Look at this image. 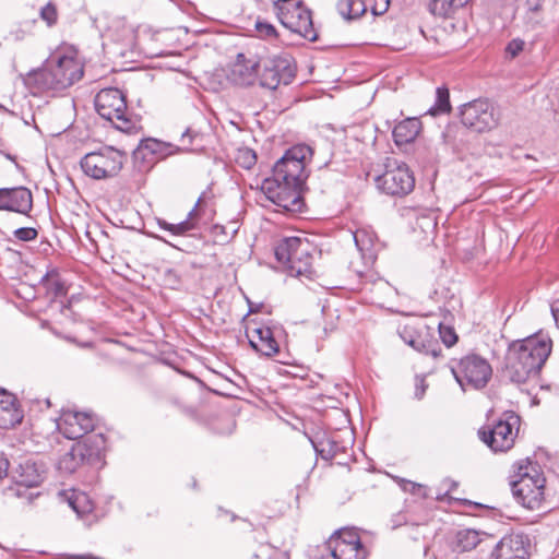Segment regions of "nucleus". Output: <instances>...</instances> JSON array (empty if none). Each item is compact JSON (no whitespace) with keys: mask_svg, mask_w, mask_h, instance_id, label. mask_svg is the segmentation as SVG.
<instances>
[{"mask_svg":"<svg viewBox=\"0 0 559 559\" xmlns=\"http://www.w3.org/2000/svg\"><path fill=\"white\" fill-rule=\"evenodd\" d=\"M551 345L550 337L546 335L512 343L504 357L503 377L515 384L536 378L551 353Z\"/></svg>","mask_w":559,"mask_h":559,"instance_id":"1","label":"nucleus"},{"mask_svg":"<svg viewBox=\"0 0 559 559\" xmlns=\"http://www.w3.org/2000/svg\"><path fill=\"white\" fill-rule=\"evenodd\" d=\"M83 75V67L74 55L60 51L50 55L43 67L29 71L23 79L33 95L67 90Z\"/></svg>","mask_w":559,"mask_h":559,"instance_id":"2","label":"nucleus"},{"mask_svg":"<svg viewBox=\"0 0 559 559\" xmlns=\"http://www.w3.org/2000/svg\"><path fill=\"white\" fill-rule=\"evenodd\" d=\"M546 479L536 462L526 460L516 465L510 486L515 500L528 510H537L544 501Z\"/></svg>","mask_w":559,"mask_h":559,"instance_id":"3","label":"nucleus"},{"mask_svg":"<svg viewBox=\"0 0 559 559\" xmlns=\"http://www.w3.org/2000/svg\"><path fill=\"white\" fill-rule=\"evenodd\" d=\"M127 159L128 156L123 151L104 145L85 154L80 165L86 176L95 180H104L118 176Z\"/></svg>","mask_w":559,"mask_h":559,"instance_id":"4","label":"nucleus"},{"mask_svg":"<svg viewBox=\"0 0 559 559\" xmlns=\"http://www.w3.org/2000/svg\"><path fill=\"white\" fill-rule=\"evenodd\" d=\"M105 439L103 435H94L83 441L74 443L70 451L64 453L59 462L58 468L61 472L72 474L84 465L96 466L103 460Z\"/></svg>","mask_w":559,"mask_h":559,"instance_id":"5","label":"nucleus"},{"mask_svg":"<svg viewBox=\"0 0 559 559\" xmlns=\"http://www.w3.org/2000/svg\"><path fill=\"white\" fill-rule=\"evenodd\" d=\"M451 372L462 390L483 389L492 376L488 360L477 354H467L451 365Z\"/></svg>","mask_w":559,"mask_h":559,"instance_id":"6","label":"nucleus"},{"mask_svg":"<svg viewBox=\"0 0 559 559\" xmlns=\"http://www.w3.org/2000/svg\"><path fill=\"white\" fill-rule=\"evenodd\" d=\"M276 15L283 26L300 35L301 37L316 41L318 34L313 27L311 11L301 1L276 0L274 2Z\"/></svg>","mask_w":559,"mask_h":559,"instance_id":"7","label":"nucleus"},{"mask_svg":"<svg viewBox=\"0 0 559 559\" xmlns=\"http://www.w3.org/2000/svg\"><path fill=\"white\" fill-rule=\"evenodd\" d=\"M520 425L521 417L518 414L506 412L492 427L479 429L478 436L493 452H507L514 445Z\"/></svg>","mask_w":559,"mask_h":559,"instance_id":"8","label":"nucleus"},{"mask_svg":"<svg viewBox=\"0 0 559 559\" xmlns=\"http://www.w3.org/2000/svg\"><path fill=\"white\" fill-rule=\"evenodd\" d=\"M309 153L310 147L306 145L290 147L273 166L272 177L264 180L305 185L308 177L305 159Z\"/></svg>","mask_w":559,"mask_h":559,"instance_id":"9","label":"nucleus"},{"mask_svg":"<svg viewBox=\"0 0 559 559\" xmlns=\"http://www.w3.org/2000/svg\"><path fill=\"white\" fill-rule=\"evenodd\" d=\"M95 109L117 129L124 132L132 129V122L127 118L126 97L120 90L110 87L99 91L95 97Z\"/></svg>","mask_w":559,"mask_h":559,"instance_id":"10","label":"nucleus"},{"mask_svg":"<svg viewBox=\"0 0 559 559\" xmlns=\"http://www.w3.org/2000/svg\"><path fill=\"white\" fill-rule=\"evenodd\" d=\"M460 115L462 123L476 132L489 131L500 120L499 109L488 99H475L464 104Z\"/></svg>","mask_w":559,"mask_h":559,"instance_id":"11","label":"nucleus"},{"mask_svg":"<svg viewBox=\"0 0 559 559\" xmlns=\"http://www.w3.org/2000/svg\"><path fill=\"white\" fill-rule=\"evenodd\" d=\"M301 183L263 180L261 190L266 198L285 212L299 213L305 205Z\"/></svg>","mask_w":559,"mask_h":559,"instance_id":"12","label":"nucleus"},{"mask_svg":"<svg viewBox=\"0 0 559 559\" xmlns=\"http://www.w3.org/2000/svg\"><path fill=\"white\" fill-rule=\"evenodd\" d=\"M205 202V192L197 200L193 209L188 213L187 218L177 223V250L192 252L200 249L203 245L202 239V204Z\"/></svg>","mask_w":559,"mask_h":559,"instance_id":"13","label":"nucleus"},{"mask_svg":"<svg viewBox=\"0 0 559 559\" xmlns=\"http://www.w3.org/2000/svg\"><path fill=\"white\" fill-rule=\"evenodd\" d=\"M376 186L388 195L404 197L414 190L415 178L406 164L394 162L376 178Z\"/></svg>","mask_w":559,"mask_h":559,"instance_id":"14","label":"nucleus"},{"mask_svg":"<svg viewBox=\"0 0 559 559\" xmlns=\"http://www.w3.org/2000/svg\"><path fill=\"white\" fill-rule=\"evenodd\" d=\"M296 74V68L288 55L275 56L263 64L260 84L269 90H276L280 84H289Z\"/></svg>","mask_w":559,"mask_h":559,"instance_id":"15","label":"nucleus"},{"mask_svg":"<svg viewBox=\"0 0 559 559\" xmlns=\"http://www.w3.org/2000/svg\"><path fill=\"white\" fill-rule=\"evenodd\" d=\"M402 340L415 350L437 358L441 353L439 341L433 337L426 324L405 325L401 332Z\"/></svg>","mask_w":559,"mask_h":559,"instance_id":"16","label":"nucleus"},{"mask_svg":"<svg viewBox=\"0 0 559 559\" xmlns=\"http://www.w3.org/2000/svg\"><path fill=\"white\" fill-rule=\"evenodd\" d=\"M95 418L85 412L64 411L57 420L58 430L67 438L75 440L94 429Z\"/></svg>","mask_w":559,"mask_h":559,"instance_id":"17","label":"nucleus"},{"mask_svg":"<svg viewBox=\"0 0 559 559\" xmlns=\"http://www.w3.org/2000/svg\"><path fill=\"white\" fill-rule=\"evenodd\" d=\"M33 209V195L25 187L0 189V210L28 214Z\"/></svg>","mask_w":559,"mask_h":559,"instance_id":"18","label":"nucleus"},{"mask_svg":"<svg viewBox=\"0 0 559 559\" xmlns=\"http://www.w3.org/2000/svg\"><path fill=\"white\" fill-rule=\"evenodd\" d=\"M528 550L523 535L511 534L502 537L491 552L490 559H527Z\"/></svg>","mask_w":559,"mask_h":559,"instance_id":"19","label":"nucleus"},{"mask_svg":"<svg viewBox=\"0 0 559 559\" xmlns=\"http://www.w3.org/2000/svg\"><path fill=\"white\" fill-rule=\"evenodd\" d=\"M23 417L24 414L16 397L12 393L0 389V428H14L22 423Z\"/></svg>","mask_w":559,"mask_h":559,"instance_id":"20","label":"nucleus"},{"mask_svg":"<svg viewBox=\"0 0 559 559\" xmlns=\"http://www.w3.org/2000/svg\"><path fill=\"white\" fill-rule=\"evenodd\" d=\"M248 337L250 346L264 356L272 357L280 352V345L269 326L253 329Z\"/></svg>","mask_w":559,"mask_h":559,"instance_id":"21","label":"nucleus"},{"mask_svg":"<svg viewBox=\"0 0 559 559\" xmlns=\"http://www.w3.org/2000/svg\"><path fill=\"white\" fill-rule=\"evenodd\" d=\"M308 249L309 245L306 240L299 237H287L282 239L275 247V257L280 263L285 265L298 255L306 257V250Z\"/></svg>","mask_w":559,"mask_h":559,"instance_id":"22","label":"nucleus"},{"mask_svg":"<svg viewBox=\"0 0 559 559\" xmlns=\"http://www.w3.org/2000/svg\"><path fill=\"white\" fill-rule=\"evenodd\" d=\"M421 130V122L418 118H406L400 121L393 129V139L396 145L413 142Z\"/></svg>","mask_w":559,"mask_h":559,"instance_id":"23","label":"nucleus"},{"mask_svg":"<svg viewBox=\"0 0 559 559\" xmlns=\"http://www.w3.org/2000/svg\"><path fill=\"white\" fill-rule=\"evenodd\" d=\"M326 550L333 552L332 559H364L366 550L362 545H355L341 542L340 539H329Z\"/></svg>","mask_w":559,"mask_h":559,"instance_id":"24","label":"nucleus"},{"mask_svg":"<svg viewBox=\"0 0 559 559\" xmlns=\"http://www.w3.org/2000/svg\"><path fill=\"white\" fill-rule=\"evenodd\" d=\"M68 504L72 508V510L78 514V516L83 518L84 515H88L94 510V503L90 496L80 490H68L62 493Z\"/></svg>","mask_w":559,"mask_h":559,"instance_id":"25","label":"nucleus"},{"mask_svg":"<svg viewBox=\"0 0 559 559\" xmlns=\"http://www.w3.org/2000/svg\"><path fill=\"white\" fill-rule=\"evenodd\" d=\"M473 0H430L428 10L435 16L452 17L454 14L468 5Z\"/></svg>","mask_w":559,"mask_h":559,"instance_id":"26","label":"nucleus"},{"mask_svg":"<svg viewBox=\"0 0 559 559\" xmlns=\"http://www.w3.org/2000/svg\"><path fill=\"white\" fill-rule=\"evenodd\" d=\"M368 9V0H340L337 11L345 20L360 17Z\"/></svg>","mask_w":559,"mask_h":559,"instance_id":"27","label":"nucleus"},{"mask_svg":"<svg viewBox=\"0 0 559 559\" xmlns=\"http://www.w3.org/2000/svg\"><path fill=\"white\" fill-rule=\"evenodd\" d=\"M312 257L309 253V249L306 250V257L298 255L292 262L284 265L286 272L290 276H309L312 272Z\"/></svg>","mask_w":559,"mask_h":559,"instance_id":"28","label":"nucleus"},{"mask_svg":"<svg viewBox=\"0 0 559 559\" xmlns=\"http://www.w3.org/2000/svg\"><path fill=\"white\" fill-rule=\"evenodd\" d=\"M479 543L480 537L477 531L471 528L462 530L456 533L454 549L460 552L471 551Z\"/></svg>","mask_w":559,"mask_h":559,"instance_id":"29","label":"nucleus"},{"mask_svg":"<svg viewBox=\"0 0 559 559\" xmlns=\"http://www.w3.org/2000/svg\"><path fill=\"white\" fill-rule=\"evenodd\" d=\"M21 473L16 480L17 485L27 488L37 487L41 483V475L37 472L34 464L26 462L20 466Z\"/></svg>","mask_w":559,"mask_h":559,"instance_id":"30","label":"nucleus"},{"mask_svg":"<svg viewBox=\"0 0 559 559\" xmlns=\"http://www.w3.org/2000/svg\"><path fill=\"white\" fill-rule=\"evenodd\" d=\"M451 111L450 93L445 86H440L436 91V102L432 107L427 110L431 116L449 114Z\"/></svg>","mask_w":559,"mask_h":559,"instance_id":"31","label":"nucleus"},{"mask_svg":"<svg viewBox=\"0 0 559 559\" xmlns=\"http://www.w3.org/2000/svg\"><path fill=\"white\" fill-rule=\"evenodd\" d=\"M201 148V135L191 129H187L180 136V145H177V154L180 152H197L200 151Z\"/></svg>","mask_w":559,"mask_h":559,"instance_id":"32","label":"nucleus"},{"mask_svg":"<svg viewBox=\"0 0 559 559\" xmlns=\"http://www.w3.org/2000/svg\"><path fill=\"white\" fill-rule=\"evenodd\" d=\"M170 143H165L156 139H147L143 141L141 148L148 151L157 157H165L173 153Z\"/></svg>","mask_w":559,"mask_h":559,"instance_id":"33","label":"nucleus"},{"mask_svg":"<svg viewBox=\"0 0 559 559\" xmlns=\"http://www.w3.org/2000/svg\"><path fill=\"white\" fill-rule=\"evenodd\" d=\"M235 160L240 167L251 169L257 163V155L253 150L241 147L237 151Z\"/></svg>","mask_w":559,"mask_h":559,"instance_id":"34","label":"nucleus"},{"mask_svg":"<svg viewBox=\"0 0 559 559\" xmlns=\"http://www.w3.org/2000/svg\"><path fill=\"white\" fill-rule=\"evenodd\" d=\"M40 19L47 24L48 27H52L58 22V10L55 3L48 2L39 11Z\"/></svg>","mask_w":559,"mask_h":559,"instance_id":"35","label":"nucleus"},{"mask_svg":"<svg viewBox=\"0 0 559 559\" xmlns=\"http://www.w3.org/2000/svg\"><path fill=\"white\" fill-rule=\"evenodd\" d=\"M255 31L258 36L263 39H274L277 37V32L275 27L265 21L258 20L255 22Z\"/></svg>","mask_w":559,"mask_h":559,"instance_id":"36","label":"nucleus"},{"mask_svg":"<svg viewBox=\"0 0 559 559\" xmlns=\"http://www.w3.org/2000/svg\"><path fill=\"white\" fill-rule=\"evenodd\" d=\"M438 330L440 338L447 347H451L457 342V334L453 328L439 323Z\"/></svg>","mask_w":559,"mask_h":559,"instance_id":"37","label":"nucleus"},{"mask_svg":"<svg viewBox=\"0 0 559 559\" xmlns=\"http://www.w3.org/2000/svg\"><path fill=\"white\" fill-rule=\"evenodd\" d=\"M330 539H340L341 542L348 544L362 545L360 542V537L355 530H341L340 532L332 535Z\"/></svg>","mask_w":559,"mask_h":559,"instance_id":"38","label":"nucleus"},{"mask_svg":"<svg viewBox=\"0 0 559 559\" xmlns=\"http://www.w3.org/2000/svg\"><path fill=\"white\" fill-rule=\"evenodd\" d=\"M401 488L405 492H409L412 495H416V496H419V497H423V498L427 497V489H426L425 486H423L420 484H417V483H414V481H411V480H406V479H402L401 480Z\"/></svg>","mask_w":559,"mask_h":559,"instance_id":"39","label":"nucleus"},{"mask_svg":"<svg viewBox=\"0 0 559 559\" xmlns=\"http://www.w3.org/2000/svg\"><path fill=\"white\" fill-rule=\"evenodd\" d=\"M14 237L20 241H31L37 238L38 231L33 227H20L14 230Z\"/></svg>","mask_w":559,"mask_h":559,"instance_id":"40","label":"nucleus"},{"mask_svg":"<svg viewBox=\"0 0 559 559\" xmlns=\"http://www.w3.org/2000/svg\"><path fill=\"white\" fill-rule=\"evenodd\" d=\"M390 0H368V8H370L373 15H382L389 9Z\"/></svg>","mask_w":559,"mask_h":559,"instance_id":"41","label":"nucleus"},{"mask_svg":"<svg viewBox=\"0 0 559 559\" xmlns=\"http://www.w3.org/2000/svg\"><path fill=\"white\" fill-rule=\"evenodd\" d=\"M46 285L48 289L55 294V296H63L67 294V287L61 277L50 281Z\"/></svg>","mask_w":559,"mask_h":559,"instance_id":"42","label":"nucleus"},{"mask_svg":"<svg viewBox=\"0 0 559 559\" xmlns=\"http://www.w3.org/2000/svg\"><path fill=\"white\" fill-rule=\"evenodd\" d=\"M523 47H524V41L521 40V39H513L511 40L508 46H507V52L511 56V57H515L518 56V53L520 51L523 50Z\"/></svg>","mask_w":559,"mask_h":559,"instance_id":"43","label":"nucleus"},{"mask_svg":"<svg viewBox=\"0 0 559 559\" xmlns=\"http://www.w3.org/2000/svg\"><path fill=\"white\" fill-rule=\"evenodd\" d=\"M59 277H60L59 270L57 267H49L43 277V282H45L47 284L48 282L53 281Z\"/></svg>","mask_w":559,"mask_h":559,"instance_id":"44","label":"nucleus"},{"mask_svg":"<svg viewBox=\"0 0 559 559\" xmlns=\"http://www.w3.org/2000/svg\"><path fill=\"white\" fill-rule=\"evenodd\" d=\"M9 465L10 463L7 456L4 454H0V479L8 475Z\"/></svg>","mask_w":559,"mask_h":559,"instance_id":"45","label":"nucleus"},{"mask_svg":"<svg viewBox=\"0 0 559 559\" xmlns=\"http://www.w3.org/2000/svg\"><path fill=\"white\" fill-rule=\"evenodd\" d=\"M525 5L527 10L532 12H537L542 9V1L540 0H525Z\"/></svg>","mask_w":559,"mask_h":559,"instance_id":"46","label":"nucleus"},{"mask_svg":"<svg viewBox=\"0 0 559 559\" xmlns=\"http://www.w3.org/2000/svg\"><path fill=\"white\" fill-rule=\"evenodd\" d=\"M550 310H551L554 320H555L557 326L559 328V299L555 300L551 304Z\"/></svg>","mask_w":559,"mask_h":559,"instance_id":"47","label":"nucleus"},{"mask_svg":"<svg viewBox=\"0 0 559 559\" xmlns=\"http://www.w3.org/2000/svg\"><path fill=\"white\" fill-rule=\"evenodd\" d=\"M253 69H254V66L251 67V70H253ZM253 76H254L253 71H250V72H248V74L246 76L240 78L238 83L241 85H249L252 83Z\"/></svg>","mask_w":559,"mask_h":559,"instance_id":"48","label":"nucleus"},{"mask_svg":"<svg viewBox=\"0 0 559 559\" xmlns=\"http://www.w3.org/2000/svg\"><path fill=\"white\" fill-rule=\"evenodd\" d=\"M225 424H226V430L224 431H218L219 433H231L233 430L235 429V421L230 418V417H226L224 419Z\"/></svg>","mask_w":559,"mask_h":559,"instance_id":"49","label":"nucleus"},{"mask_svg":"<svg viewBox=\"0 0 559 559\" xmlns=\"http://www.w3.org/2000/svg\"><path fill=\"white\" fill-rule=\"evenodd\" d=\"M133 33L134 31L131 27H128L126 29V35L121 38V40L126 44H131L133 40Z\"/></svg>","mask_w":559,"mask_h":559,"instance_id":"50","label":"nucleus"},{"mask_svg":"<svg viewBox=\"0 0 559 559\" xmlns=\"http://www.w3.org/2000/svg\"><path fill=\"white\" fill-rule=\"evenodd\" d=\"M392 522H393V528H396V527L401 526L403 523H406L405 515L397 514L396 519H393Z\"/></svg>","mask_w":559,"mask_h":559,"instance_id":"51","label":"nucleus"},{"mask_svg":"<svg viewBox=\"0 0 559 559\" xmlns=\"http://www.w3.org/2000/svg\"><path fill=\"white\" fill-rule=\"evenodd\" d=\"M158 224L162 228L166 229V230H169L171 233L175 234V225L174 224H168L166 223L165 221H162V219H158Z\"/></svg>","mask_w":559,"mask_h":559,"instance_id":"52","label":"nucleus"},{"mask_svg":"<svg viewBox=\"0 0 559 559\" xmlns=\"http://www.w3.org/2000/svg\"><path fill=\"white\" fill-rule=\"evenodd\" d=\"M11 35L13 36V38H14L15 40H21V39H23V38H24L25 33H24V31H22V29H17V31H15V32H12V33H11Z\"/></svg>","mask_w":559,"mask_h":559,"instance_id":"53","label":"nucleus"},{"mask_svg":"<svg viewBox=\"0 0 559 559\" xmlns=\"http://www.w3.org/2000/svg\"><path fill=\"white\" fill-rule=\"evenodd\" d=\"M332 556H333V552H331L330 550H326V552L322 554L319 559H332ZM335 559H338V558L335 557Z\"/></svg>","mask_w":559,"mask_h":559,"instance_id":"54","label":"nucleus"},{"mask_svg":"<svg viewBox=\"0 0 559 559\" xmlns=\"http://www.w3.org/2000/svg\"><path fill=\"white\" fill-rule=\"evenodd\" d=\"M415 394L418 399H421L425 394V386L423 385L419 390L417 389Z\"/></svg>","mask_w":559,"mask_h":559,"instance_id":"55","label":"nucleus"},{"mask_svg":"<svg viewBox=\"0 0 559 559\" xmlns=\"http://www.w3.org/2000/svg\"><path fill=\"white\" fill-rule=\"evenodd\" d=\"M241 68H242V66H236V68H235V70H234V74H236V73L241 74V73H242V72H241Z\"/></svg>","mask_w":559,"mask_h":559,"instance_id":"56","label":"nucleus"},{"mask_svg":"<svg viewBox=\"0 0 559 559\" xmlns=\"http://www.w3.org/2000/svg\"><path fill=\"white\" fill-rule=\"evenodd\" d=\"M176 71H177V73L180 72V73H183L185 75H188V73L186 71L181 70L178 66L176 68Z\"/></svg>","mask_w":559,"mask_h":559,"instance_id":"57","label":"nucleus"},{"mask_svg":"<svg viewBox=\"0 0 559 559\" xmlns=\"http://www.w3.org/2000/svg\"><path fill=\"white\" fill-rule=\"evenodd\" d=\"M354 239H355L356 246L359 248V250H362V248L359 247L357 235L354 236Z\"/></svg>","mask_w":559,"mask_h":559,"instance_id":"58","label":"nucleus"},{"mask_svg":"<svg viewBox=\"0 0 559 559\" xmlns=\"http://www.w3.org/2000/svg\"><path fill=\"white\" fill-rule=\"evenodd\" d=\"M165 364H167V365H168V366H170L171 368H175V367H174V365H173L170 361H168V360H165Z\"/></svg>","mask_w":559,"mask_h":559,"instance_id":"59","label":"nucleus"},{"mask_svg":"<svg viewBox=\"0 0 559 559\" xmlns=\"http://www.w3.org/2000/svg\"><path fill=\"white\" fill-rule=\"evenodd\" d=\"M436 499H437V500H443V496L438 495V496L436 497Z\"/></svg>","mask_w":559,"mask_h":559,"instance_id":"60","label":"nucleus"}]
</instances>
